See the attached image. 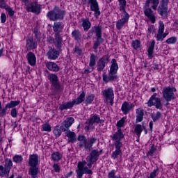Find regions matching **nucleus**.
I'll list each match as a JSON object with an SVG mask.
<instances>
[{"label":"nucleus","mask_w":178,"mask_h":178,"mask_svg":"<svg viewBox=\"0 0 178 178\" xmlns=\"http://www.w3.org/2000/svg\"><path fill=\"white\" fill-rule=\"evenodd\" d=\"M176 88L166 87L163 89L162 94L163 98L166 102H170L175 99V92H176Z\"/></svg>","instance_id":"nucleus-6"},{"label":"nucleus","mask_w":178,"mask_h":178,"mask_svg":"<svg viewBox=\"0 0 178 178\" xmlns=\"http://www.w3.org/2000/svg\"><path fill=\"white\" fill-rule=\"evenodd\" d=\"M158 94L154 93L153 95L151 96L149 101L147 102V106H155L156 109L162 110L163 108V104H162V99L159 97H156Z\"/></svg>","instance_id":"nucleus-8"},{"label":"nucleus","mask_w":178,"mask_h":178,"mask_svg":"<svg viewBox=\"0 0 178 178\" xmlns=\"http://www.w3.org/2000/svg\"><path fill=\"white\" fill-rule=\"evenodd\" d=\"M150 3H152L151 8L154 10H156V9H158V6L159 5V0H146L145 3V6L147 8L144 11L145 16L147 17L152 24H154L155 22H156V17L152 9L149 8Z\"/></svg>","instance_id":"nucleus-1"},{"label":"nucleus","mask_w":178,"mask_h":178,"mask_svg":"<svg viewBox=\"0 0 178 178\" xmlns=\"http://www.w3.org/2000/svg\"><path fill=\"white\" fill-rule=\"evenodd\" d=\"M96 59L97 56L94 54H90V63H89V66L90 67H92V70H94V66L96 65Z\"/></svg>","instance_id":"nucleus-33"},{"label":"nucleus","mask_w":178,"mask_h":178,"mask_svg":"<svg viewBox=\"0 0 178 178\" xmlns=\"http://www.w3.org/2000/svg\"><path fill=\"white\" fill-rule=\"evenodd\" d=\"M82 26L83 27L85 31H87L91 28V22H90L88 19H83L82 22Z\"/></svg>","instance_id":"nucleus-32"},{"label":"nucleus","mask_w":178,"mask_h":178,"mask_svg":"<svg viewBox=\"0 0 178 178\" xmlns=\"http://www.w3.org/2000/svg\"><path fill=\"white\" fill-rule=\"evenodd\" d=\"M6 111H8V108L6 106L4 108L0 111V116H6Z\"/></svg>","instance_id":"nucleus-60"},{"label":"nucleus","mask_w":178,"mask_h":178,"mask_svg":"<svg viewBox=\"0 0 178 178\" xmlns=\"http://www.w3.org/2000/svg\"><path fill=\"white\" fill-rule=\"evenodd\" d=\"M1 23H6V14L5 13H1Z\"/></svg>","instance_id":"nucleus-61"},{"label":"nucleus","mask_w":178,"mask_h":178,"mask_svg":"<svg viewBox=\"0 0 178 178\" xmlns=\"http://www.w3.org/2000/svg\"><path fill=\"white\" fill-rule=\"evenodd\" d=\"M144 118V111L141 108L136 109V123L143 122Z\"/></svg>","instance_id":"nucleus-27"},{"label":"nucleus","mask_w":178,"mask_h":178,"mask_svg":"<svg viewBox=\"0 0 178 178\" xmlns=\"http://www.w3.org/2000/svg\"><path fill=\"white\" fill-rule=\"evenodd\" d=\"M114 144H115V149L120 151V148H122L123 145L122 142L120 140L115 141Z\"/></svg>","instance_id":"nucleus-51"},{"label":"nucleus","mask_w":178,"mask_h":178,"mask_svg":"<svg viewBox=\"0 0 178 178\" xmlns=\"http://www.w3.org/2000/svg\"><path fill=\"white\" fill-rule=\"evenodd\" d=\"M161 116H162V114L161 112L158 111L155 115H152V118L153 119L154 122H156V120L161 119Z\"/></svg>","instance_id":"nucleus-52"},{"label":"nucleus","mask_w":178,"mask_h":178,"mask_svg":"<svg viewBox=\"0 0 178 178\" xmlns=\"http://www.w3.org/2000/svg\"><path fill=\"white\" fill-rule=\"evenodd\" d=\"M19 104H20V101H11L10 103H8L6 105L7 109L9 108H16V106H17V105H19Z\"/></svg>","instance_id":"nucleus-38"},{"label":"nucleus","mask_w":178,"mask_h":178,"mask_svg":"<svg viewBox=\"0 0 178 178\" xmlns=\"http://www.w3.org/2000/svg\"><path fill=\"white\" fill-rule=\"evenodd\" d=\"M124 137V135L120 128H118V131L113 135L111 136V138L113 141H122V138Z\"/></svg>","instance_id":"nucleus-18"},{"label":"nucleus","mask_w":178,"mask_h":178,"mask_svg":"<svg viewBox=\"0 0 178 178\" xmlns=\"http://www.w3.org/2000/svg\"><path fill=\"white\" fill-rule=\"evenodd\" d=\"M95 99V95H89L86 96V100H85V104L86 105H90V104L94 102V99Z\"/></svg>","instance_id":"nucleus-37"},{"label":"nucleus","mask_w":178,"mask_h":178,"mask_svg":"<svg viewBox=\"0 0 178 178\" xmlns=\"http://www.w3.org/2000/svg\"><path fill=\"white\" fill-rule=\"evenodd\" d=\"M77 140L79 141V146L80 148H84L86 151H90L92 145L97 143V138H90L87 140V138L84 135L79 136Z\"/></svg>","instance_id":"nucleus-3"},{"label":"nucleus","mask_w":178,"mask_h":178,"mask_svg":"<svg viewBox=\"0 0 178 178\" xmlns=\"http://www.w3.org/2000/svg\"><path fill=\"white\" fill-rule=\"evenodd\" d=\"M120 16H121V20H123L124 22H127V23H129V19H130V15H129L126 10H120Z\"/></svg>","instance_id":"nucleus-28"},{"label":"nucleus","mask_w":178,"mask_h":178,"mask_svg":"<svg viewBox=\"0 0 178 178\" xmlns=\"http://www.w3.org/2000/svg\"><path fill=\"white\" fill-rule=\"evenodd\" d=\"M128 22H127L126 21H123L122 19H119L117 22H116V28L118 30H122V29H123V27H124L125 24H127Z\"/></svg>","instance_id":"nucleus-36"},{"label":"nucleus","mask_w":178,"mask_h":178,"mask_svg":"<svg viewBox=\"0 0 178 178\" xmlns=\"http://www.w3.org/2000/svg\"><path fill=\"white\" fill-rule=\"evenodd\" d=\"M88 5L90 6V10L94 12L95 17H98L101 15V10H99V5L97 0H88Z\"/></svg>","instance_id":"nucleus-11"},{"label":"nucleus","mask_w":178,"mask_h":178,"mask_svg":"<svg viewBox=\"0 0 178 178\" xmlns=\"http://www.w3.org/2000/svg\"><path fill=\"white\" fill-rule=\"evenodd\" d=\"M156 176H158V168L151 172L147 178H155Z\"/></svg>","instance_id":"nucleus-57"},{"label":"nucleus","mask_w":178,"mask_h":178,"mask_svg":"<svg viewBox=\"0 0 178 178\" xmlns=\"http://www.w3.org/2000/svg\"><path fill=\"white\" fill-rule=\"evenodd\" d=\"M49 80L51 83L52 87L55 88V90H59L60 86L59 85V81L58 79V76L56 74H50L48 76Z\"/></svg>","instance_id":"nucleus-15"},{"label":"nucleus","mask_w":178,"mask_h":178,"mask_svg":"<svg viewBox=\"0 0 178 178\" xmlns=\"http://www.w3.org/2000/svg\"><path fill=\"white\" fill-rule=\"evenodd\" d=\"M155 48V40H153L149 48H148V50H147V52H148V56L149 58V59H152L154 58V49Z\"/></svg>","instance_id":"nucleus-25"},{"label":"nucleus","mask_w":178,"mask_h":178,"mask_svg":"<svg viewBox=\"0 0 178 178\" xmlns=\"http://www.w3.org/2000/svg\"><path fill=\"white\" fill-rule=\"evenodd\" d=\"M67 138L69 143H74L76 140V134L71 131L70 130L67 131Z\"/></svg>","instance_id":"nucleus-29"},{"label":"nucleus","mask_w":178,"mask_h":178,"mask_svg":"<svg viewBox=\"0 0 178 178\" xmlns=\"http://www.w3.org/2000/svg\"><path fill=\"white\" fill-rule=\"evenodd\" d=\"M26 45L31 49H35V48H37V43L34 42L32 38L27 40Z\"/></svg>","instance_id":"nucleus-39"},{"label":"nucleus","mask_w":178,"mask_h":178,"mask_svg":"<svg viewBox=\"0 0 178 178\" xmlns=\"http://www.w3.org/2000/svg\"><path fill=\"white\" fill-rule=\"evenodd\" d=\"M93 33H95L97 38H102V26H95L92 29Z\"/></svg>","instance_id":"nucleus-24"},{"label":"nucleus","mask_w":178,"mask_h":178,"mask_svg":"<svg viewBox=\"0 0 178 178\" xmlns=\"http://www.w3.org/2000/svg\"><path fill=\"white\" fill-rule=\"evenodd\" d=\"M47 57L49 59H51L53 60L58 59V58H59V51L54 49H51L47 52Z\"/></svg>","instance_id":"nucleus-21"},{"label":"nucleus","mask_w":178,"mask_h":178,"mask_svg":"<svg viewBox=\"0 0 178 178\" xmlns=\"http://www.w3.org/2000/svg\"><path fill=\"white\" fill-rule=\"evenodd\" d=\"M63 29V25L60 22H55L53 26V30L55 33H58V31H60Z\"/></svg>","instance_id":"nucleus-35"},{"label":"nucleus","mask_w":178,"mask_h":178,"mask_svg":"<svg viewBox=\"0 0 178 178\" xmlns=\"http://www.w3.org/2000/svg\"><path fill=\"white\" fill-rule=\"evenodd\" d=\"M74 123V118L73 117H70L67 118V127H70L72 124Z\"/></svg>","instance_id":"nucleus-58"},{"label":"nucleus","mask_w":178,"mask_h":178,"mask_svg":"<svg viewBox=\"0 0 178 178\" xmlns=\"http://www.w3.org/2000/svg\"><path fill=\"white\" fill-rule=\"evenodd\" d=\"M108 178H122L120 176H115V170H111L108 175Z\"/></svg>","instance_id":"nucleus-55"},{"label":"nucleus","mask_w":178,"mask_h":178,"mask_svg":"<svg viewBox=\"0 0 178 178\" xmlns=\"http://www.w3.org/2000/svg\"><path fill=\"white\" fill-rule=\"evenodd\" d=\"M131 47L134 49H138L141 47V42L138 40H134L131 42Z\"/></svg>","instance_id":"nucleus-42"},{"label":"nucleus","mask_w":178,"mask_h":178,"mask_svg":"<svg viewBox=\"0 0 178 178\" xmlns=\"http://www.w3.org/2000/svg\"><path fill=\"white\" fill-rule=\"evenodd\" d=\"M155 147H154V145H152L149 149V151L148 152V154L149 155H153L154 152H155Z\"/></svg>","instance_id":"nucleus-64"},{"label":"nucleus","mask_w":178,"mask_h":178,"mask_svg":"<svg viewBox=\"0 0 178 178\" xmlns=\"http://www.w3.org/2000/svg\"><path fill=\"white\" fill-rule=\"evenodd\" d=\"M86 99V92H82L81 95L78 97L77 99H74V102L76 105H79V104H81L83 101Z\"/></svg>","instance_id":"nucleus-30"},{"label":"nucleus","mask_w":178,"mask_h":178,"mask_svg":"<svg viewBox=\"0 0 178 178\" xmlns=\"http://www.w3.org/2000/svg\"><path fill=\"white\" fill-rule=\"evenodd\" d=\"M40 163V159L38 154H31L29 159V166H37Z\"/></svg>","instance_id":"nucleus-19"},{"label":"nucleus","mask_w":178,"mask_h":178,"mask_svg":"<svg viewBox=\"0 0 178 178\" xmlns=\"http://www.w3.org/2000/svg\"><path fill=\"white\" fill-rule=\"evenodd\" d=\"M120 154H122V150L115 149V151L112 153L111 156L113 158V159H116L119 155H120Z\"/></svg>","instance_id":"nucleus-50"},{"label":"nucleus","mask_w":178,"mask_h":178,"mask_svg":"<svg viewBox=\"0 0 178 178\" xmlns=\"http://www.w3.org/2000/svg\"><path fill=\"white\" fill-rule=\"evenodd\" d=\"M7 7H8V6H6V4L5 3V0H1L0 1V8H1V9H6Z\"/></svg>","instance_id":"nucleus-59"},{"label":"nucleus","mask_w":178,"mask_h":178,"mask_svg":"<svg viewBox=\"0 0 178 178\" xmlns=\"http://www.w3.org/2000/svg\"><path fill=\"white\" fill-rule=\"evenodd\" d=\"M47 69L49 70H51V72H58L59 71V67L58 65L54 62H49L46 65Z\"/></svg>","instance_id":"nucleus-23"},{"label":"nucleus","mask_w":178,"mask_h":178,"mask_svg":"<svg viewBox=\"0 0 178 178\" xmlns=\"http://www.w3.org/2000/svg\"><path fill=\"white\" fill-rule=\"evenodd\" d=\"M126 119H127V117H124L117 122V127L118 129H120V127H124V123L126 122Z\"/></svg>","instance_id":"nucleus-43"},{"label":"nucleus","mask_w":178,"mask_h":178,"mask_svg":"<svg viewBox=\"0 0 178 178\" xmlns=\"http://www.w3.org/2000/svg\"><path fill=\"white\" fill-rule=\"evenodd\" d=\"M102 153V150L99 151L98 149L92 150L90 155L87 156L86 161L88 162V167L91 169L94 163L98 161L99 155Z\"/></svg>","instance_id":"nucleus-7"},{"label":"nucleus","mask_w":178,"mask_h":178,"mask_svg":"<svg viewBox=\"0 0 178 178\" xmlns=\"http://www.w3.org/2000/svg\"><path fill=\"white\" fill-rule=\"evenodd\" d=\"M109 62V56H104L102 58H100L97 62V72H102L108 63Z\"/></svg>","instance_id":"nucleus-13"},{"label":"nucleus","mask_w":178,"mask_h":178,"mask_svg":"<svg viewBox=\"0 0 178 178\" xmlns=\"http://www.w3.org/2000/svg\"><path fill=\"white\" fill-rule=\"evenodd\" d=\"M26 58L28 63L31 66H35V63L37 62V58H35V55L33 52H29L26 55Z\"/></svg>","instance_id":"nucleus-20"},{"label":"nucleus","mask_w":178,"mask_h":178,"mask_svg":"<svg viewBox=\"0 0 178 178\" xmlns=\"http://www.w3.org/2000/svg\"><path fill=\"white\" fill-rule=\"evenodd\" d=\"M51 156L54 161H60V159L62 158V155L59 152L53 153Z\"/></svg>","instance_id":"nucleus-47"},{"label":"nucleus","mask_w":178,"mask_h":178,"mask_svg":"<svg viewBox=\"0 0 178 178\" xmlns=\"http://www.w3.org/2000/svg\"><path fill=\"white\" fill-rule=\"evenodd\" d=\"M143 126H142L140 124H138L136 125L134 131L138 136V137H140V136H141V133H143Z\"/></svg>","instance_id":"nucleus-34"},{"label":"nucleus","mask_w":178,"mask_h":178,"mask_svg":"<svg viewBox=\"0 0 178 178\" xmlns=\"http://www.w3.org/2000/svg\"><path fill=\"white\" fill-rule=\"evenodd\" d=\"M63 16H65V13L57 7L47 13V17L53 22L63 19Z\"/></svg>","instance_id":"nucleus-10"},{"label":"nucleus","mask_w":178,"mask_h":178,"mask_svg":"<svg viewBox=\"0 0 178 178\" xmlns=\"http://www.w3.org/2000/svg\"><path fill=\"white\" fill-rule=\"evenodd\" d=\"M42 131H47L49 132L52 130V128L51 127V125L49 124H44L42 127Z\"/></svg>","instance_id":"nucleus-48"},{"label":"nucleus","mask_w":178,"mask_h":178,"mask_svg":"<svg viewBox=\"0 0 178 178\" xmlns=\"http://www.w3.org/2000/svg\"><path fill=\"white\" fill-rule=\"evenodd\" d=\"M119 69V65H118V62L116 59L113 58L111 60V65L109 70L108 76L106 74H103V80L105 83H109V81H113V80H116V73H118V70Z\"/></svg>","instance_id":"nucleus-2"},{"label":"nucleus","mask_w":178,"mask_h":178,"mask_svg":"<svg viewBox=\"0 0 178 178\" xmlns=\"http://www.w3.org/2000/svg\"><path fill=\"white\" fill-rule=\"evenodd\" d=\"M28 12H32L33 13H36L38 15L40 13V7L35 3H33L31 6L27 8Z\"/></svg>","instance_id":"nucleus-26"},{"label":"nucleus","mask_w":178,"mask_h":178,"mask_svg":"<svg viewBox=\"0 0 178 178\" xmlns=\"http://www.w3.org/2000/svg\"><path fill=\"white\" fill-rule=\"evenodd\" d=\"M147 32L149 33V34L155 33V26L149 25L147 28Z\"/></svg>","instance_id":"nucleus-54"},{"label":"nucleus","mask_w":178,"mask_h":178,"mask_svg":"<svg viewBox=\"0 0 178 178\" xmlns=\"http://www.w3.org/2000/svg\"><path fill=\"white\" fill-rule=\"evenodd\" d=\"M13 161L15 163H22V162H23V156L20 155H15L13 156Z\"/></svg>","instance_id":"nucleus-46"},{"label":"nucleus","mask_w":178,"mask_h":178,"mask_svg":"<svg viewBox=\"0 0 178 178\" xmlns=\"http://www.w3.org/2000/svg\"><path fill=\"white\" fill-rule=\"evenodd\" d=\"M66 130H67V122L65 121L61 127H55L53 133L55 137L58 138L62 134V131H66Z\"/></svg>","instance_id":"nucleus-14"},{"label":"nucleus","mask_w":178,"mask_h":178,"mask_svg":"<svg viewBox=\"0 0 178 178\" xmlns=\"http://www.w3.org/2000/svg\"><path fill=\"white\" fill-rule=\"evenodd\" d=\"M18 111L16 108H12L10 111V115L12 118H17Z\"/></svg>","instance_id":"nucleus-56"},{"label":"nucleus","mask_w":178,"mask_h":178,"mask_svg":"<svg viewBox=\"0 0 178 178\" xmlns=\"http://www.w3.org/2000/svg\"><path fill=\"white\" fill-rule=\"evenodd\" d=\"M169 0H161L158 8V12L161 16H165L168 13V5Z\"/></svg>","instance_id":"nucleus-12"},{"label":"nucleus","mask_w":178,"mask_h":178,"mask_svg":"<svg viewBox=\"0 0 178 178\" xmlns=\"http://www.w3.org/2000/svg\"><path fill=\"white\" fill-rule=\"evenodd\" d=\"M6 10L8 13V15H10V17H13L15 15V10H13V9L10 7H7L6 8Z\"/></svg>","instance_id":"nucleus-49"},{"label":"nucleus","mask_w":178,"mask_h":178,"mask_svg":"<svg viewBox=\"0 0 178 178\" xmlns=\"http://www.w3.org/2000/svg\"><path fill=\"white\" fill-rule=\"evenodd\" d=\"M177 38L176 37H171L166 40L167 44H176Z\"/></svg>","instance_id":"nucleus-53"},{"label":"nucleus","mask_w":178,"mask_h":178,"mask_svg":"<svg viewBox=\"0 0 178 178\" xmlns=\"http://www.w3.org/2000/svg\"><path fill=\"white\" fill-rule=\"evenodd\" d=\"M38 173H40V169L37 166H31L29 168V175L33 178H36Z\"/></svg>","instance_id":"nucleus-22"},{"label":"nucleus","mask_w":178,"mask_h":178,"mask_svg":"<svg viewBox=\"0 0 178 178\" xmlns=\"http://www.w3.org/2000/svg\"><path fill=\"white\" fill-rule=\"evenodd\" d=\"M74 52H76V54L78 55H81V49L78 46H75Z\"/></svg>","instance_id":"nucleus-63"},{"label":"nucleus","mask_w":178,"mask_h":178,"mask_svg":"<svg viewBox=\"0 0 178 178\" xmlns=\"http://www.w3.org/2000/svg\"><path fill=\"white\" fill-rule=\"evenodd\" d=\"M87 161H83L78 163V169L76 175L78 178H83V175H92V171L86 166Z\"/></svg>","instance_id":"nucleus-4"},{"label":"nucleus","mask_w":178,"mask_h":178,"mask_svg":"<svg viewBox=\"0 0 178 178\" xmlns=\"http://www.w3.org/2000/svg\"><path fill=\"white\" fill-rule=\"evenodd\" d=\"M159 26L158 30V33L156 35V40L158 41H163L164 40L163 38V31H165V24H163V22L159 21Z\"/></svg>","instance_id":"nucleus-17"},{"label":"nucleus","mask_w":178,"mask_h":178,"mask_svg":"<svg viewBox=\"0 0 178 178\" xmlns=\"http://www.w3.org/2000/svg\"><path fill=\"white\" fill-rule=\"evenodd\" d=\"M94 123H104V120H101L99 115L95 114L93 116L90 117L88 121L86 122L85 130L88 131V130H92L94 129Z\"/></svg>","instance_id":"nucleus-9"},{"label":"nucleus","mask_w":178,"mask_h":178,"mask_svg":"<svg viewBox=\"0 0 178 178\" xmlns=\"http://www.w3.org/2000/svg\"><path fill=\"white\" fill-rule=\"evenodd\" d=\"M102 95L104 102L106 104H110V105H113V99H115V92L113 91V88L109 87L102 91Z\"/></svg>","instance_id":"nucleus-5"},{"label":"nucleus","mask_w":178,"mask_h":178,"mask_svg":"<svg viewBox=\"0 0 178 178\" xmlns=\"http://www.w3.org/2000/svg\"><path fill=\"white\" fill-rule=\"evenodd\" d=\"M53 169L55 172H59L60 170V166H59V165L58 164H54L53 165Z\"/></svg>","instance_id":"nucleus-62"},{"label":"nucleus","mask_w":178,"mask_h":178,"mask_svg":"<svg viewBox=\"0 0 178 178\" xmlns=\"http://www.w3.org/2000/svg\"><path fill=\"white\" fill-rule=\"evenodd\" d=\"M133 108H134V104L124 102L121 107V111L124 115H127V113H130V111H131Z\"/></svg>","instance_id":"nucleus-16"},{"label":"nucleus","mask_w":178,"mask_h":178,"mask_svg":"<svg viewBox=\"0 0 178 178\" xmlns=\"http://www.w3.org/2000/svg\"><path fill=\"white\" fill-rule=\"evenodd\" d=\"M120 3V10H126V5L127 2L126 0H118Z\"/></svg>","instance_id":"nucleus-45"},{"label":"nucleus","mask_w":178,"mask_h":178,"mask_svg":"<svg viewBox=\"0 0 178 178\" xmlns=\"http://www.w3.org/2000/svg\"><path fill=\"white\" fill-rule=\"evenodd\" d=\"M6 169H8V170H10L11 168H13V162L11 159H6V165H5Z\"/></svg>","instance_id":"nucleus-44"},{"label":"nucleus","mask_w":178,"mask_h":178,"mask_svg":"<svg viewBox=\"0 0 178 178\" xmlns=\"http://www.w3.org/2000/svg\"><path fill=\"white\" fill-rule=\"evenodd\" d=\"M72 37L74 38V40H76V41H79L81 38V32L77 30L74 31L72 33Z\"/></svg>","instance_id":"nucleus-41"},{"label":"nucleus","mask_w":178,"mask_h":178,"mask_svg":"<svg viewBox=\"0 0 178 178\" xmlns=\"http://www.w3.org/2000/svg\"><path fill=\"white\" fill-rule=\"evenodd\" d=\"M0 170H1V173H0L1 177H8V176H9V172L10 170H8V168H3V166L1 165Z\"/></svg>","instance_id":"nucleus-31"},{"label":"nucleus","mask_w":178,"mask_h":178,"mask_svg":"<svg viewBox=\"0 0 178 178\" xmlns=\"http://www.w3.org/2000/svg\"><path fill=\"white\" fill-rule=\"evenodd\" d=\"M102 42H104V39L102 38H97V40L93 45V49H98V47Z\"/></svg>","instance_id":"nucleus-40"}]
</instances>
